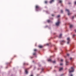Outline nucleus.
<instances>
[{
  "label": "nucleus",
  "instance_id": "obj_28",
  "mask_svg": "<svg viewBox=\"0 0 76 76\" xmlns=\"http://www.w3.org/2000/svg\"><path fill=\"white\" fill-rule=\"evenodd\" d=\"M52 16H54V15H53V14H52Z\"/></svg>",
  "mask_w": 76,
  "mask_h": 76
},
{
  "label": "nucleus",
  "instance_id": "obj_37",
  "mask_svg": "<svg viewBox=\"0 0 76 76\" xmlns=\"http://www.w3.org/2000/svg\"><path fill=\"white\" fill-rule=\"evenodd\" d=\"M70 76H73V75H72V74Z\"/></svg>",
  "mask_w": 76,
  "mask_h": 76
},
{
  "label": "nucleus",
  "instance_id": "obj_34",
  "mask_svg": "<svg viewBox=\"0 0 76 76\" xmlns=\"http://www.w3.org/2000/svg\"><path fill=\"white\" fill-rule=\"evenodd\" d=\"M67 56H69V54H67Z\"/></svg>",
  "mask_w": 76,
  "mask_h": 76
},
{
  "label": "nucleus",
  "instance_id": "obj_5",
  "mask_svg": "<svg viewBox=\"0 0 76 76\" xmlns=\"http://www.w3.org/2000/svg\"><path fill=\"white\" fill-rule=\"evenodd\" d=\"M60 23V21L59 20H58L57 22L56 23V26H58L59 25V24Z\"/></svg>",
  "mask_w": 76,
  "mask_h": 76
},
{
  "label": "nucleus",
  "instance_id": "obj_36",
  "mask_svg": "<svg viewBox=\"0 0 76 76\" xmlns=\"http://www.w3.org/2000/svg\"><path fill=\"white\" fill-rule=\"evenodd\" d=\"M30 58H33V57H30Z\"/></svg>",
  "mask_w": 76,
  "mask_h": 76
},
{
  "label": "nucleus",
  "instance_id": "obj_17",
  "mask_svg": "<svg viewBox=\"0 0 76 76\" xmlns=\"http://www.w3.org/2000/svg\"><path fill=\"white\" fill-rule=\"evenodd\" d=\"M47 22H48V23H50V20H48Z\"/></svg>",
  "mask_w": 76,
  "mask_h": 76
},
{
  "label": "nucleus",
  "instance_id": "obj_27",
  "mask_svg": "<svg viewBox=\"0 0 76 76\" xmlns=\"http://www.w3.org/2000/svg\"><path fill=\"white\" fill-rule=\"evenodd\" d=\"M70 60H72V58H70Z\"/></svg>",
  "mask_w": 76,
  "mask_h": 76
},
{
  "label": "nucleus",
  "instance_id": "obj_39",
  "mask_svg": "<svg viewBox=\"0 0 76 76\" xmlns=\"http://www.w3.org/2000/svg\"><path fill=\"white\" fill-rule=\"evenodd\" d=\"M14 57H16V55H15V56H14Z\"/></svg>",
  "mask_w": 76,
  "mask_h": 76
},
{
  "label": "nucleus",
  "instance_id": "obj_19",
  "mask_svg": "<svg viewBox=\"0 0 76 76\" xmlns=\"http://www.w3.org/2000/svg\"><path fill=\"white\" fill-rule=\"evenodd\" d=\"M59 3H62V1H61V0L59 1Z\"/></svg>",
  "mask_w": 76,
  "mask_h": 76
},
{
  "label": "nucleus",
  "instance_id": "obj_29",
  "mask_svg": "<svg viewBox=\"0 0 76 76\" xmlns=\"http://www.w3.org/2000/svg\"><path fill=\"white\" fill-rule=\"evenodd\" d=\"M75 35L74 34V35H73V37H75Z\"/></svg>",
  "mask_w": 76,
  "mask_h": 76
},
{
  "label": "nucleus",
  "instance_id": "obj_25",
  "mask_svg": "<svg viewBox=\"0 0 76 76\" xmlns=\"http://www.w3.org/2000/svg\"><path fill=\"white\" fill-rule=\"evenodd\" d=\"M63 64H60V65H61V66H62V65H63Z\"/></svg>",
  "mask_w": 76,
  "mask_h": 76
},
{
  "label": "nucleus",
  "instance_id": "obj_7",
  "mask_svg": "<svg viewBox=\"0 0 76 76\" xmlns=\"http://www.w3.org/2000/svg\"><path fill=\"white\" fill-rule=\"evenodd\" d=\"M63 70V68H60L59 69V71H61L62 70Z\"/></svg>",
  "mask_w": 76,
  "mask_h": 76
},
{
  "label": "nucleus",
  "instance_id": "obj_21",
  "mask_svg": "<svg viewBox=\"0 0 76 76\" xmlns=\"http://www.w3.org/2000/svg\"><path fill=\"white\" fill-rule=\"evenodd\" d=\"M34 51H37V49H35L34 50Z\"/></svg>",
  "mask_w": 76,
  "mask_h": 76
},
{
  "label": "nucleus",
  "instance_id": "obj_26",
  "mask_svg": "<svg viewBox=\"0 0 76 76\" xmlns=\"http://www.w3.org/2000/svg\"><path fill=\"white\" fill-rule=\"evenodd\" d=\"M61 61H63V60L62 59H61Z\"/></svg>",
  "mask_w": 76,
  "mask_h": 76
},
{
  "label": "nucleus",
  "instance_id": "obj_16",
  "mask_svg": "<svg viewBox=\"0 0 76 76\" xmlns=\"http://www.w3.org/2000/svg\"><path fill=\"white\" fill-rule=\"evenodd\" d=\"M25 72L26 74H28V71L26 70H25Z\"/></svg>",
  "mask_w": 76,
  "mask_h": 76
},
{
  "label": "nucleus",
  "instance_id": "obj_23",
  "mask_svg": "<svg viewBox=\"0 0 76 76\" xmlns=\"http://www.w3.org/2000/svg\"><path fill=\"white\" fill-rule=\"evenodd\" d=\"M53 63H56V61H53Z\"/></svg>",
  "mask_w": 76,
  "mask_h": 76
},
{
  "label": "nucleus",
  "instance_id": "obj_11",
  "mask_svg": "<svg viewBox=\"0 0 76 76\" xmlns=\"http://www.w3.org/2000/svg\"><path fill=\"white\" fill-rule=\"evenodd\" d=\"M62 36V34H60V35H59V38H61V36Z\"/></svg>",
  "mask_w": 76,
  "mask_h": 76
},
{
  "label": "nucleus",
  "instance_id": "obj_33",
  "mask_svg": "<svg viewBox=\"0 0 76 76\" xmlns=\"http://www.w3.org/2000/svg\"><path fill=\"white\" fill-rule=\"evenodd\" d=\"M46 45H49V44H46Z\"/></svg>",
  "mask_w": 76,
  "mask_h": 76
},
{
  "label": "nucleus",
  "instance_id": "obj_8",
  "mask_svg": "<svg viewBox=\"0 0 76 76\" xmlns=\"http://www.w3.org/2000/svg\"><path fill=\"white\" fill-rule=\"evenodd\" d=\"M38 47H39V48H42L43 47V46H42L41 45H39Z\"/></svg>",
  "mask_w": 76,
  "mask_h": 76
},
{
  "label": "nucleus",
  "instance_id": "obj_14",
  "mask_svg": "<svg viewBox=\"0 0 76 76\" xmlns=\"http://www.w3.org/2000/svg\"><path fill=\"white\" fill-rule=\"evenodd\" d=\"M66 61V65H68V63H69V62L68 61Z\"/></svg>",
  "mask_w": 76,
  "mask_h": 76
},
{
  "label": "nucleus",
  "instance_id": "obj_3",
  "mask_svg": "<svg viewBox=\"0 0 76 76\" xmlns=\"http://www.w3.org/2000/svg\"><path fill=\"white\" fill-rule=\"evenodd\" d=\"M39 9V7L38 5H36V11H38V9Z\"/></svg>",
  "mask_w": 76,
  "mask_h": 76
},
{
  "label": "nucleus",
  "instance_id": "obj_12",
  "mask_svg": "<svg viewBox=\"0 0 76 76\" xmlns=\"http://www.w3.org/2000/svg\"><path fill=\"white\" fill-rule=\"evenodd\" d=\"M54 1V0H51L50 2V3H52V2H53Z\"/></svg>",
  "mask_w": 76,
  "mask_h": 76
},
{
  "label": "nucleus",
  "instance_id": "obj_15",
  "mask_svg": "<svg viewBox=\"0 0 76 76\" xmlns=\"http://www.w3.org/2000/svg\"><path fill=\"white\" fill-rule=\"evenodd\" d=\"M56 16L57 18H60V15H57Z\"/></svg>",
  "mask_w": 76,
  "mask_h": 76
},
{
  "label": "nucleus",
  "instance_id": "obj_2",
  "mask_svg": "<svg viewBox=\"0 0 76 76\" xmlns=\"http://www.w3.org/2000/svg\"><path fill=\"white\" fill-rule=\"evenodd\" d=\"M65 11H66V12H67L68 15V16H69V15H72V13H71V12H70V11H69V10L66 9Z\"/></svg>",
  "mask_w": 76,
  "mask_h": 76
},
{
  "label": "nucleus",
  "instance_id": "obj_40",
  "mask_svg": "<svg viewBox=\"0 0 76 76\" xmlns=\"http://www.w3.org/2000/svg\"><path fill=\"white\" fill-rule=\"evenodd\" d=\"M66 20H67V18H66Z\"/></svg>",
  "mask_w": 76,
  "mask_h": 76
},
{
  "label": "nucleus",
  "instance_id": "obj_31",
  "mask_svg": "<svg viewBox=\"0 0 76 76\" xmlns=\"http://www.w3.org/2000/svg\"><path fill=\"white\" fill-rule=\"evenodd\" d=\"M42 70H44V68H42Z\"/></svg>",
  "mask_w": 76,
  "mask_h": 76
},
{
  "label": "nucleus",
  "instance_id": "obj_30",
  "mask_svg": "<svg viewBox=\"0 0 76 76\" xmlns=\"http://www.w3.org/2000/svg\"><path fill=\"white\" fill-rule=\"evenodd\" d=\"M55 50H57V48H55Z\"/></svg>",
  "mask_w": 76,
  "mask_h": 76
},
{
  "label": "nucleus",
  "instance_id": "obj_1",
  "mask_svg": "<svg viewBox=\"0 0 76 76\" xmlns=\"http://www.w3.org/2000/svg\"><path fill=\"white\" fill-rule=\"evenodd\" d=\"M69 72L71 73L74 72V67H72L70 69H69Z\"/></svg>",
  "mask_w": 76,
  "mask_h": 76
},
{
  "label": "nucleus",
  "instance_id": "obj_41",
  "mask_svg": "<svg viewBox=\"0 0 76 76\" xmlns=\"http://www.w3.org/2000/svg\"><path fill=\"white\" fill-rule=\"evenodd\" d=\"M55 67H56V66H55Z\"/></svg>",
  "mask_w": 76,
  "mask_h": 76
},
{
  "label": "nucleus",
  "instance_id": "obj_4",
  "mask_svg": "<svg viewBox=\"0 0 76 76\" xmlns=\"http://www.w3.org/2000/svg\"><path fill=\"white\" fill-rule=\"evenodd\" d=\"M61 45H63L64 42H65V41L64 40L61 41H60Z\"/></svg>",
  "mask_w": 76,
  "mask_h": 76
},
{
  "label": "nucleus",
  "instance_id": "obj_24",
  "mask_svg": "<svg viewBox=\"0 0 76 76\" xmlns=\"http://www.w3.org/2000/svg\"><path fill=\"white\" fill-rule=\"evenodd\" d=\"M75 18V16H73L72 17V19H74V18Z\"/></svg>",
  "mask_w": 76,
  "mask_h": 76
},
{
  "label": "nucleus",
  "instance_id": "obj_38",
  "mask_svg": "<svg viewBox=\"0 0 76 76\" xmlns=\"http://www.w3.org/2000/svg\"><path fill=\"white\" fill-rule=\"evenodd\" d=\"M75 32L76 33V30H75Z\"/></svg>",
  "mask_w": 76,
  "mask_h": 76
},
{
  "label": "nucleus",
  "instance_id": "obj_20",
  "mask_svg": "<svg viewBox=\"0 0 76 76\" xmlns=\"http://www.w3.org/2000/svg\"><path fill=\"white\" fill-rule=\"evenodd\" d=\"M33 55H34V56H35V55H36V53H34L33 54Z\"/></svg>",
  "mask_w": 76,
  "mask_h": 76
},
{
  "label": "nucleus",
  "instance_id": "obj_13",
  "mask_svg": "<svg viewBox=\"0 0 76 76\" xmlns=\"http://www.w3.org/2000/svg\"><path fill=\"white\" fill-rule=\"evenodd\" d=\"M48 3V1H45V4H47V3Z\"/></svg>",
  "mask_w": 76,
  "mask_h": 76
},
{
  "label": "nucleus",
  "instance_id": "obj_22",
  "mask_svg": "<svg viewBox=\"0 0 76 76\" xmlns=\"http://www.w3.org/2000/svg\"><path fill=\"white\" fill-rule=\"evenodd\" d=\"M61 13H63V10H61Z\"/></svg>",
  "mask_w": 76,
  "mask_h": 76
},
{
  "label": "nucleus",
  "instance_id": "obj_18",
  "mask_svg": "<svg viewBox=\"0 0 76 76\" xmlns=\"http://www.w3.org/2000/svg\"><path fill=\"white\" fill-rule=\"evenodd\" d=\"M48 61H51V59H49L48 60Z\"/></svg>",
  "mask_w": 76,
  "mask_h": 76
},
{
  "label": "nucleus",
  "instance_id": "obj_10",
  "mask_svg": "<svg viewBox=\"0 0 76 76\" xmlns=\"http://www.w3.org/2000/svg\"><path fill=\"white\" fill-rule=\"evenodd\" d=\"M69 27L70 28H73V26L72 25H70L69 26Z\"/></svg>",
  "mask_w": 76,
  "mask_h": 76
},
{
  "label": "nucleus",
  "instance_id": "obj_35",
  "mask_svg": "<svg viewBox=\"0 0 76 76\" xmlns=\"http://www.w3.org/2000/svg\"><path fill=\"white\" fill-rule=\"evenodd\" d=\"M75 4H76V1H75Z\"/></svg>",
  "mask_w": 76,
  "mask_h": 76
},
{
  "label": "nucleus",
  "instance_id": "obj_32",
  "mask_svg": "<svg viewBox=\"0 0 76 76\" xmlns=\"http://www.w3.org/2000/svg\"><path fill=\"white\" fill-rule=\"evenodd\" d=\"M71 4V3H68L69 4Z\"/></svg>",
  "mask_w": 76,
  "mask_h": 76
},
{
  "label": "nucleus",
  "instance_id": "obj_6",
  "mask_svg": "<svg viewBox=\"0 0 76 76\" xmlns=\"http://www.w3.org/2000/svg\"><path fill=\"white\" fill-rule=\"evenodd\" d=\"M67 40L68 41V42H67V44H69V42H70V38L68 37L67 38Z\"/></svg>",
  "mask_w": 76,
  "mask_h": 76
},
{
  "label": "nucleus",
  "instance_id": "obj_9",
  "mask_svg": "<svg viewBox=\"0 0 76 76\" xmlns=\"http://www.w3.org/2000/svg\"><path fill=\"white\" fill-rule=\"evenodd\" d=\"M23 65H25L26 66H28V64L27 63H24L23 64Z\"/></svg>",
  "mask_w": 76,
  "mask_h": 76
}]
</instances>
